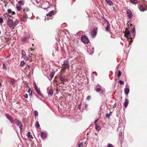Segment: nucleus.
<instances>
[{
  "label": "nucleus",
  "mask_w": 147,
  "mask_h": 147,
  "mask_svg": "<svg viewBox=\"0 0 147 147\" xmlns=\"http://www.w3.org/2000/svg\"><path fill=\"white\" fill-rule=\"evenodd\" d=\"M27 14H24L23 16V18L22 19V20L24 22H26L27 21V18H28V16Z\"/></svg>",
  "instance_id": "2eb2a0df"
},
{
  "label": "nucleus",
  "mask_w": 147,
  "mask_h": 147,
  "mask_svg": "<svg viewBox=\"0 0 147 147\" xmlns=\"http://www.w3.org/2000/svg\"><path fill=\"white\" fill-rule=\"evenodd\" d=\"M78 147H83L82 143H81L79 144Z\"/></svg>",
  "instance_id": "a19ab883"
},
{
  "label": "nucleus",
  "mask_w": 147,
  "mask_h": 147,
  "mask_svg": "<svg viewBox=\"0 0 147 147\" xmlns=\"http://www.w3.org/2000/svg\"><path fill=\"white\" fill-rule=\"evenodd\" d=\"M35 127L37 128H38L40 127V125L39 123H38V122L36 121V122L35 123Z\"/></svg>",
  "instance_id": "c756f323"
},
{
  "label": "nucleus",
  "mask_w": 147,
  "mask_h": 147,
  "mask_svg": "<svg viewBox=\"0 0 147 147\" xmlns=\"http://www.w3.org/2000/svg\"><path fill=\"white\" fill-rule=\"evenodd\" d=\"M3 22V19L1 18H0V24L2 23Z\"/></svg>",
  "instance_id": "c03bdc74"
},
{
  "label": "nucleus",
  "mask_w": 147,
  "mask_h": 147,
  "mask_svg": "<svg viewBox=\"0 0 147 147\" xmlns=\"http://www.w3.org/2000/svg\"><path fill=\"white\" fill-rule=\"evenodd\" d=\"M14 123H15L17 125L19 126L20 129V131H21L22 129L23 126L21 122L20 121H19L17 119H16L14 120Z\"/></svg>",
  "instance_id": "f03ea898"
},
{
  "label": "nucleus",
  "mask_w": 147,
  "mask_h": 147,
  "mask_svg": "<svg viewBox=\"0 0 147 147\" xmlns=\"http://www.w3.org/2000/svg\"><path fill=\"white\" fill-rule=\"evenodd\" d=\"M119 82L121 85H123L124 84V82L122 80H119Z\"/></svg>",
  "instance_id": "58836bf2"
},
{
  "label": "nucleus",
  "mask_w": 147,
  "mask_h": 147,
  "mask_svg": "<svg viewBox=\"0 0 147 147\" xmlns=\"http://www.w3.org/2000/svg\"><path fill=\"white\" fill-rule=\"evenodd\" d=\"M130 44V41H129V44Z\"/></svg>",
  "instance_id": "4d7b16f0"
},
{
  "label": "nucleus",
  "mask_w": 147,
  "mask_h": 147,
  "mask_svg": "<svg viewBox=\"0 0 147 147\" xmlns=\"http://www.w3.org/2000/svg\"><path fill=\"white\" fill-rule=\"evenodd\" d=\"M18 3L20 5H24V2L23 0H20L18 2Z\"/></svg>",
  "instance_id": "c85d7f7f"
},
{
  "label": "nucleus",
  "mask_w": 147,
  "mask_h": 147,
  "mask_svg": "<svg viewBox=\"0 0 147 147\" xmlns=\"http://www.w3.org/2000/svg\"><path fill=\"white\" fill-rule=\"evenodd\" d=\"M28 8L26 7H25L23 9V11L24 12V14H27L26 12H28Z\"/></svg>",
  "instance_id": "b1692460"
},
{
  "label": "nucleus",
  "mask_w": 147,
  "mask_h": 147,
  "mask_svg": "<svg viewBox=\"0 0 147 147\" xmlns=\"http://www.w3.org/2000/svg\"><path fill=\"white\" fill-rule=\"evenodd\" d=\"M147 9V5L143 4L140 6V10L141 11H144Z\"/></svg>",
  "instance_id": "6e6552de"
},
{
  "label": "nucleus",
  "mask_w": 147,
  "mask_h": 147,
  "mask_svg": "<svg viewBox=\"0 0 147 147\" xmlns=\"http://www.w3.org/2000/svg\"><path fill=\"white\" fill-rule=\"evenodd\" d=\"M81 104H79V105H78V107L79 109H80V107H81Z\"/></svg>",
  "instance_id": "8fccbe9b"
},
{
  "label": "nucleus",
  "mask_w": 147,
  "mask_h": 147,
  "mask_svg": "<svg viewBox=\"0 0 147 147\" xmlns=\"http://www.w3.org/2000/svg\"><path fill=\"white\" fill-rule=\"evenodd\" d=\"M109 27L108 26H107L106 28V30L107 31H108V29H109Z\"/></svg>",
  "instance_id": "de8ad7c7"
},
{
  "label": "nucleus",
  "mask_w": 147,
  "mask_h": 147,
  "mask_svg": "<svg viewBox=\"0 0 147 147\" xmlns=\"http://www.w3.org/2000/svg\"><path fill=\"white\" fill-rule=\"evenodd\" d=\"M129 102V100L127 99H126L125 102L124 103V106L125 108H126L128 105Z\"/></svg>",
  "instance_id": "aec40b11"
},
{
  "label": "nucleus",
  "mask_w": 147,
  "mask_h": 147,
  "mask_svg": "<svg viewBox=\"0 0 147 147\" xmlns=\"http://www.w3.org/2000/svg\"><path fill=\"white\" fill-rule=\"evenodd\" d=\"M121 75V73L120 71L119 70L118 71V77H119Z\"/></svg>",
  "instance_id": "c9c22d12"
},
{
  "label": "nucleus",
  "mask_w": 147,
  "mask_h": 147,
  "mask_svg": "<svg viewBox=\"0 0 147 147\" xmlns=\"http://www.w3.org/2000/svg\"><path fill=\"white\" fill-rule=\"evenodd\" d=\"M22 57L24 59L26 60L27 57L26 53L24 51H22Z\"/></svg>",
  "instance_id": "ddd939ff"
},
{
  "label": "nucleus",
  "mask_w": 147,
  "mask_h": 147,
  "mask_svg": "<svg viewBox=\"0 0 147 147\" xmlns=\"http://www.w3.org/2000/svg\"><path fill=\"white\" fill-rule=\"evenodd\" d=\"M110 115L111 114H110V113H109V114H106V117L107 118H109L110 116Z\"/></svg>",
  "instance_id": "a18cd8bd"
},
{
  "label": "nucleus",
  "mask_w": 147,
  "mask_h": 147,
  "mask_svg": "<svg viewBox=\"0 0 147 147\" xmlns=\"http://www.w3.org/2000/svg\"><path fill=\"white\" fill-rule=\"evenodd\" d=\"M106 2L108 5H113V2L110 0H105Z\"/></svg>",
  "instance_id": "4be33fe9"
},
{
  "label": "nucleus",
  "mask_w": 147,
  "mask_h": 147,
  "mask_svg": "<svg viewBox=\"0 0 147 147\" xmlns=\"http://www.w3.org/2000/svg\"><path fill=\"white\" fill-rule=\"evenodd\" d=\"M131 41L132 42V40H131Z\"/></svg>",
  "instance_id": "680f3d73"
},
{
  "label": "nucleus",
  "mask_w": 147,
  "mask_h": 147,
  "mask_svg": "<svg viewBox=\"0 0 147 147\" xmlns=\"http://www.w3.org/2000/svg\"><path fill=\"white\" fill-rule=\"evenodd\" d=\"M90 99V96H88L87 98V99L88 100Z\"/></svg>",
  "instance_id": "09e8293b"
},
{
  "label": "nucleus",
  "mask_w": 147,
  "mask_h": 147,
  "mask_svg": "<svg viewBox=\"0 0 147 147\" xmlns=\"http://www.w3.org/2000/svg\"><path fill=\"white\" fill-rule=\"evenodd\" d=\"M125 36H126L127 38H130L132 39V38L131 36V34L129 32H127L125 33Z\"/></svg>",
  "instance_id": "4468645a"
},
{
  "label": "nucleus",
  "mask_w": 147,
  "mask_h": 147,
  "mask_svg": "<svg viewBox=\"0 0 147 147\" xmlns=\"http://www.w3.org/2000/svg\"><path fill=\"white\" fill-rule=\"evenodd\" d=\"M12 18H13V17L10 15L7 19V20H8L7 21H9V20L10 21V20H13Z\"/></svg>",
  "instance_id": "7c9ffc66"
},
{
  "label": "nucleus",
  "mask_w": 147,
  "mask_h": 147,
  "mask_svg": "<svg viewBox=\"0 0 147 147\" xmlns=\"http://www.w3.org/2000/svg\"><path fill=\"white\" fill-rule=\"evenodd\" d=\"M107 147H113V145L110 144H108Z\"/></svg>",
  "instance_id": "79ce46f5"
},
{
  "label": "nucleus",
  "mask_w": 147,
  "mask_h": 147,
  "mask_svg": "<svg viewBox=\"0 0 147 147\" xmlns=\"http://www.w3.org/2000/svg\"><path fill=\"white\" fill-rule=\"evenodd\" d=\"M24 97L25 98H28V95L27 94H26L24 95Z\"/></svg>",
  "instance_id": "49530a36"
},
{
  "label": "nucleus",
  "mask_w": 147,
  "mask_h": 147,
  "mask_svg": "<svg viewBox=\"0 0 147 147\" xmlns=\"http://www.w3.org/2000/svg\"><path fill=\"white\" fill-rule=\"evenodd\" d=\"M112 113V112H110L109 113H110V114Z\"/></svg>",
  "instance_id": "bf43d9fd"
},
{
  "label": "nucleus",
  "mask_w": 147,
  "mask_h": 147,
  "mask_svg": "<svg viewBox=\"0 0 147 147\" xmlns=\"http://www.w3.org/2000/svg\"><path fill=\"white\" fill-rule=\"evenodd\" d=\"M50 96H52L53 94V92L52 89H50V91L48 92Z\"/></svg>",
  "instance_id": "473e14b6"
},
{
  "label": "nucleus",
  "mask_w": 147,
  "mask_h": 147,
  "mask_svg": "<svg viewBox=\"0 0 147 147\" xmlns=\"http://www.w3.org/2000/svg\"><path fill=\"white\" fill-rule=\"evenodd\" d=\"M95 125V129H96V130H97V131H99L101 129L100 126L97 125L96 124Z\"/></svg>",
  "instance_id": "393cba45"
},
{
  "label": "nucleus",
  "mask_w": 147,
  "mask_h": 147,
  "mask_svg": "<svg viewBox=\"0 0 147 147\" xmlns=\"http://www.w3.org/2000/svg\"><path fill=\"white\" fill-rule=\"evenodd\" d=\"M129 92V88H127L124 89V92L125 94H128Z\"/></svg>",
  "instance_id": "412c9836"
},
{
  "label": "nucleus",
  "mask_w": 147,
  "mask_h": 147,
  "mask_svg": "<svg viewBox=\"0 0 147 147\" xmlns=\"http://www.w3.org/2000/svg\"><path fill=\"white\" fill-rule=\"evenodd\" d=\"M54 81H55V78H54Z\"/></svg>",
  "instance_id": "13d9d810"
},
{
  "label": "nucleus",
  "mask_w": 147,
  "mask_h": 147,
  "mask_svg": "<svg viewBox=\"0 0 147 147\" xmlns=\"http://www.w3.org/2000/svg\"><path fill=\"white\" fill-rule=\"evenodd\" d=\"M34 116L35 117H37V116H38V112H37V111H34Z\"/></svg>",
  "instance_id": "2f4dec72"
},
{
  "label": "nucleus",
  "mask_w": 147,
  "mask_h": 147,
  "mask_svg": "<svg viewBox=\"0 0 147 147\" xmlns=\"http://www.w3.org/2000/svg\"><path fill=\"white\" fill-rule=\"evenodd\" d=\"M127 15L128 16L129 18H131L132 17V13L131 11L128 9L127 11Z\"/></svg>",
  "instance_id": "9d476101"
},
{
  "label": "nucleus",
  "mask_w": 147,
  "mask_h": 147,
  "mask_svg": "<svg viewBox=\"0 0 147 147\" xmlns=\"http://www.w3.org/2000/svg\"><path fill=\"white\" fill-rule=\"evenodd\" d=\"M97 32V29L96 28H94L91 33V36L93 37H95L96 35Z\"/></svg>",
  "instance_id": "0eeeda50"
},
{
  "label": "nucleus",
  "mask_w": 147,
  "mask_h": 147,
  "mask_svg": "<svg viewBox=\"0 0 147 147\" xmlns=\"http://www.w3.org/2000/svg\"><path fill=\"white\" fill-rule=\"evenodd\" d=\"M9 82L13 86H14L16 83V81L15 80L11 79L9 81Z\"/></svg>",
  "instance_id": "dca6fc26"
},
{
  "label": "nucleus",
  "mask_w": 147,
  "mask_h": 147,
  "mask_svg": "<svg viewBox=\"0 0 147 147\" xmlns=\"http://www.w3.org/2000/svg\"><path fill=\"white\" fill-rule=\"evenodd\" d=\"M81 40L84 43H87L89 42V40L88 37L85 35H83L81 37Z\"/></svg>",
  "instance_id": "7ed1b4c3"
},
{
  "label": "nucleus",
  "mask_w": 147,
  "mask_h": 147,
  "mask_svg": "<svg viewBox=\"0 0 147 147\" xmlns=\"http://www.w3.org/2000/svg\"><path fill=\"white\" fill-rule=\"evenodd\" d=\"M132 31H133V37H134L135 36V31L134 30H132Z\"/></svg>",
  "instance_id": "37998d69"
},
{
  "label": "nucleus",
  "mask_w": 147,
  "mask_h": 147,
  "mask_svg": "<svg viewBox=\"0 0 147 147\" xmlns=\"http://www.w3.org/2000/svg\"><path fill=\"white\" fill-rule=\"evenodd\" d=\"M54 11H50L49 13L47 14L46 16H49L50 17H51L53 15H54Z\"/></svg>",
  "instance_id": "a211bd4d"
},
{
  "label": "nucleus",
  "mask_w": 147,
  "mask_h": 147,
  "mask_svg": "<svg viewBox=\"0 0 147 147\" xmlns=\"http://www.w3.org/2000/svg\"><path fill=\"white\" fill-rule=\"evenodd\" d=\"M35 88L36 91V92L38 93L39 94H40V90H39L36 85H35Z\"/></svg>",
  "instance_id": "5701e85b"
},
{
  "label": "nucleus",
  "mask_w": 147,
  "mask_h": 147,
  "mask_svg": "<svg viewBox=\"0 0 147 147\" xmlns=\"http://www.w3.org/2000/svg\"><path fill=\"white\" fill-rule=\"evenodd\" d=\"M98 121V119H97V120H96L95 121V122H95V124H96V122H97Z\"/></svg>",
  "instance_id": "603ef678"
},
{
  "label": "nucleus",
  "mask_w": 147,
  "mask_h": 147,
  "mask_svg": "<svg viewBox=\"0 0 147 147\" xmlns=\"http://www.w3.org/2000/svg\"><path fill=\"white\" fill-rule=\"evenodd\" d=\"M5 116L8 120H9L13 124H14V121L13 118L9 114L7 113L6 114Z\"/></svg>",
  "instance_id": "423d86ee"
},
{
  "label": "nucleus",
  "mask_w": 147,
  "mask_h": 147,
  "mask_svg": "<svg viewBox=\"0 0 147 147\" xmlns=\"http://www.w3.org/2000/svg\"><path fill=\"white\" fill-rule=\"evenodd\" d=\"M11 54H10L8 56H7V57H6V58H7L9 57L10 56Z\"/></svg>",
  "instance_id": "3c124183"
},
{
  "label": "nucleus",
  "mask_w": 147,
  "mask_h": 147,
  "mask_svg": "<svg viewBox=\"0 0 147 147\" xmlns=\"http://www.w3.org/2000/svg\"><path fill=\"white\" fill-rule=\"evenodd\" d=\"M19 21L18 20H16V21L14 23L13 21V20H11L7 21V25L9 27L13 28H14V27L17 26L19 23Z\"/></svg>",
  "instance_id": "f257e3e1"
},
{
  "label": "nucleus",
  "mask_w": 147,
  "mask_h": 147,
  "mask_svg": "<svg viewBox=\"0 0 147 147\" xmlns=\"http://www.w3.org/2000/svg\"><path fill=\"white\" fill-rule=\"evenodd\" d=\"M96 75H97V74H96Z\"/></svg>",
  "instance_id": "e2e57ef3"
},
{
  "label": "nucleus",
  "mask_w": 147,
  "mask_h": 147,
  "mask_svg": "<svg viewBox=\"0 0 147 147\" xmlns=\"http://www.w3.org/2000/svg\"><path fill=\"white\" fill-rule=\"evenodd\" d=\"M133 3H137V0H130Z\"/></svg>",
  "instance_id": "e433bc0d"
},
{
  "label": "nucleus",
  "mask_w": 147,
  "mask_h": 147,
  "mask_svg": "<svg viewBox=\"0 0 147 147\" xmlns=\"http://www.w3.org/2000/svg\"><path fill=\"white\" fill-rule=\"evenodd\" d=\"M16 7L18 11H20L22 9V7L20 6H17Z\"/></svg>",
  "instance_id": "cd10ccee"
},
{
  "label": "nucleus",
  "mask_w": 147,
  "mask_h": 147,
  "mask_svg": "<svg viewBox=\"0 0 147 147\" xmlns=\"http://www.w3.org/2000/svg\"><path fill=\"white\" fill-rule=\"evenodd\" d=\"M3 68L4 69H5V70H6L7 69V67H6V65L4 64V63H3Z\"/></svg>",
  "instance_id": "4c0bfd02"
},
{
  "label": "nucleus",
  "mask_w": 147,
  "mask_h": 147,
  "mask_svg": "<svg viewBox=\"0 0 147 147\" xmlns=\"http://www.w3.org/2000/svg\"><path fill=\"white\" fill-rule=\"evenodd\" d=\"M1 33V31L0 30V34Z\"/></svg>",
  "instance_id": "052dcab7"
},
{
  "label": "nucleus",
  "mask_w": 147,
  "mask_h": 147,
  "mask_svg": "<svg viewBox=\"0 0 147 147\" xmlns=\"http://www.w3.org/2000/svg\"><path fill=\"white\" fill-rule=\"evenodd\" d=\"M10 15L8 13H5L3 15V16L7 19Z\"/></svg>",
  "instance_id": "bb28decb"
},
{
  "label": "nucleus",
  "mask_w": 147,
  "mask_h": 147,
  "mask_svg": "<svg viewBox=\"0 0 147 147\" xmlns=\"http://www.w3.org/2000/svg\"><path fill=\"white\" fill-rule=\"evenodd\" d=\"M60 80L63 82H65L68 80V79L66 78H65L62 76H61L60 77Z\"/></svg>",
  "instance_id": "6ab92c4d"
},
{
  "label": "nucleus",
  "mask_w": 147,
  "mask_h": 147,
  "mask_svg": "<svg viewBox=\"0 0 147 147\" xmlns=\"http://www.w3.org/2000/svg\"><path fill=\"white\" fill-rule=\"evenodd\" d=\"M27 66L28 67V68H30V65H28Z\"/></svg>",
  "instance_id": "5fc2aeb1"
},
{
  "label": "nucleus",
  "mask_w": 147,
  "mask_h": 147,
  "mask_svg": "<svg viewBox=\"0 0 147 147\" xmlns=\"http://www.w3.org/2000/svg\"><path fill=\"white\" fill-rule=\"evenodd\" d=\"M7 12L8 14L11 13V15H14L16 14L15 12L14 11H12L11 9H9L7 10Z\"/></svg>",
  "instance_id": "f3484780"
},
{
  "label": "nucleus",
  "mask_w": 147,
  "mask_h": 147,
  "mask_svg": "<svg viewBox=\"0 0 147 147\" xmlns=\"http://www.w3.org/2000/svg\"><path fill=\"white\" fill-rule=\"evenodd\" d=\"M40 136L43 139H44L47 137V134L44 132H41Z\"/></svg>",
  "instance_id": "9b49d317"
},
{
  "label": "nucleus",
  "mask_w": 147,
  "mask_h": 147,
  "mask_svg": "<svg viewBox=\"0 0 147 147\" xmlns=\"http://www.w3.org/2000/svg\"><path fill=\"white\" fill-rule=\"evenodd\" d=\"M94 90L98 92H100V94H103V91L101 88L100 85H97L96 87L94 88Z\"/></svg>",
  "instance_id": "20e7f679"
},
{
  "label": "nucleus",
  "mask_w": 147,
  "mask_h": 147,
  "mask_svg": "<svg viewBox=\"0 0 147 147\" xmlns=\"http://www.w3.org/2000/svg\"><path fill=\"white\" fill-rule=\"evenodd\" d=\"M63 65H64L65 68L68 69L69 66V60H67L64 61Z\"/></svg>",
  "instance_id": "1a4fd4ad"
},
{
  "label": "nucleus",
  "mask_w": 147,
  "mask_h": 147,
  "mask_svg": "<svg viewBox=\"0 0 147 147\" xmlns=\"http://www.w3.org/2000/svg\"><path fill=\"white\" fill-rule=\"evenodd\" d=\"M25 64V63L23 61H22L20 63V66H23Z\"/></svg>",
  "instance_id": "f704fd0d"
},
{
  "label": "nucleus",
  "mask_w": 147,
  "mask_h": 147,
  "mask_svg": "<svg viewBox=\"0 0 147 147\" xmlns=\"http://www.w3.org/2000/svg\"><path fill=\"white\" fill-rule=\"evenodd\" d=\"M30 49H31V51H32V49L31 48H30Z\"/></svg>",
  "instance_id": "6e6d98bb"
},
{
  "label": "nucleus",
  "mask_w": 147,
  "mask_h": 147,
  "mask_svg": "<svg viewBox=\"0 0 147 147\" xmlns=\"http://www.w3.org/2000/svg\"><path fill=\"white\" fill-rule=\"evenodd\" d=\"M35 58V57L34 55L32 54H31L29 55V56L28 57H27L26 60H29L30 62H32L34 60Z\"/></svg>",
  "instance_id": "39448f33"
},
{
  "label": "nucleus",
  "mask_w": 147,
  "mask_h": 147,
  "mask_svg": "<svg viewBox=\"0 0 147 147\" xmlns=\"http://www.w3.org/2000/svg\"><path fill=\"white\" fill-rule=\"evenodd\" d=\"M88 52H89V54H91L94 53V48L92 47H89V49L88 48Z\"/></svg>",
  "instance_id": "f8f14e48"
},
{
  "label": "nucleus",
  "mask_w": 147,
  "mask_h": 147,
  "mask_svg": "<svg viewBox=\"0 0 147 147\" xmlns=\"http://www.w3.org/2000/svg\"><path fill=\"white\" fill-rule=\"evenodd\" d=\"M30 91H31V90L29 88V89H28V92H30Z\"/></svg>",
  "instance_id": "864d4df0"
},
{
  "label": "nucleus",
  "mask_w": 147,
  "mask_h": 147,
  "mask_svg": "<svg viewBox=\"0 0 147 147\" xmlns=\"http://www.w3.org/2000/svg\"><path fill=\"white\" fill-rule=\"evenodd\" d=\"M27 136L30 139L33 138L32 136L30 134V132H28V133L27 134Z\"/></svg>",
  "instance_id": "a878e982"
},
{
  "label": "nucleus",
  "mask_w": 147,
  "mask_h": 147,
  "mask_svg": "<svg viewBox=\"0 0 147 147\" xmlns=\"http://www.w3.org/2000/svg\"><path fill=\"white\" fill-rule=\"evenodd\" d=\"M54 74L53 72H51L50 74V77L51 78V79H52V78L53 77Z\"/></svg>",
  "instance_id": "72a5a7b5"
},
{
  "label": "nucleus",
  "mask_w": 147,
  "mask_h": 147,
  "mask_svg": "<svg viewBox=\"0 0 147 147\" xmlns=\"http://www.w3.org/2000/svg\"><path fill=\"white\" fill-rule=\"evenodd\" d=\"M26 38L25 37H24L22 39V41L23 42H24L26 41Z\"/></svg>",
  "instance_id": "ea45409f"
}]
</instances>
